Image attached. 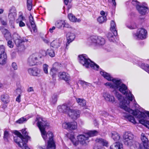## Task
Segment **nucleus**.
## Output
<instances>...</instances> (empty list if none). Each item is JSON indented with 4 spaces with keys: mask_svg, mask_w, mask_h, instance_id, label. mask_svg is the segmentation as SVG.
Listing matches in <instances>:
<instances>
[{
    "mask_svg": "<svg viewBox=\"0 0 149 149\" xmlns=\"http://www.w3.org/2000/svg\"><path fill=\"white\" fill-rule=\"evenodd\" d=\"M97 20L100 23L102 24L106 22L107 17L106 16H100L97 18Z\"/></svg>",
    "mask_w": 149,
    "mask_h": 149,
    "instance_id": "nucleus-39",
    "label": "nucleus"
},
{
    "mask_svg": "<svg viewBox=\"0 0 149 149\" xmlns=\"http://www.w3.org/2000/svg\"><path fill=\"white\" fill-rule=\"evenodd\" d=\"M16 15V11L15 8L14 6H12L10 9V13L8 16V18L10 21H14Z\"/></svg>",
    "mask_w": 149,
    "mask_h": 149,
    "instance_id": "nucleus-14",
    "label": "nucleus"
},
{
    "mask_svg": "<svg viewBox=\"0 0 149 149\" xmlns=\"http://www.w3.org/2000/svg\"><path fill=\"white\" fill-rule=\"evenodd\" d=\"M141 67L149 74V65H146L143 63H142L141 65Z\"/></svg>",
    "mask_w": 149,
    "mask_h": 149,
    "instance_id": "nucleus-41",
    "label": "nucleus"
},
{
    "mask_svg": "<svg viewBox=\"0 0 149 149\" xmlns=\"http://www.w3.org/2000/svg\"><path fill=\"white\" fill-rule=\"evenodd\" d=\"M5 49L4 46L3 45H0V54H3V53H6L5 52Z\"/></svg>",
    "mask_w": 149,
    "mask_h": 149,
    "instance_id": "nucleus-50",
    "label": "nucleus"
},
{
    "mask_svg": "<svg viewBox=\"0 0 149 149\" xmlns=\"http://www.w3.org/2000/svg\"><path fill=\"white\" fill-rule=\"evenodd\" d=\"M123 116L126 119L128 120L129 121L134 124L136 123V122L134 118L130 115L129 113L125 114Z\"/></svg>",
    "mask_w": 149,
    "mask_h": 149,
    "instance_id": "nucleus-29",
    "label": "nucleus"
},
{
    "mask_svg": "<svg viewBox=\"0 0 149 149\" xmlns=\"http://www.w3.org/2000/svg\"><path fill=\"white\" fill-rule=\"evenodd\" d=\"M110 25V29L111 31L113 32V33L115 36H117V31L116 28V25L114 21H111Z\"/></svg>",
    "mask_w": 149,
    "mask_h": 149,
    "instance_id": "nucleus-25",
    "label": "nucleus"
},
{
    "mask_svg": "<svg viewBox=\"0 0 149 149\" xmlns=\"http://www.w3.org/2000/svg\"><path fill=\"white\" fill-rule=\"evenodd\" d=\"M145 113L149 117V111H145Z\"/></svg>",
    "mask_w": 149,
    "mask_h": 149,
    "instance_id": "nucleus-63",
    "label": "nucleus"
},
{
    "mask_svg": "<svg viewBox=\"0 0 149 149\" xmlns=\"http://www.w3.org/2000/svg\"><path fill=\"white\" fill-rule=\"evenodd\" d=\"M102 95L104 99L107 101L111 102L112 103L115 102V98L113 96L111 95L107 92L102 93Z\"/></svg>",
    "mask_w": 149,
    "mask_h": 149,
    "instance_id": "nucleus-18",
    "label": "nucleus"
},
{
    "mask_svg": "<svg viewBox=\"0 0 149 149\" xmlns=\"http://www.w3.org/2000/svg\"><path fill=\"white\" fill-rule=\"evenodd\" d=\"M98 133V132L97 131L94 130L89 131L84 134L79 135L77 136V137L78 141L77 140L73 134H68V136L74 145L77 146L79 144V142L83 145L87 144L88 142V140L89 137L97 136Z\"/></svg>",
    "mask_w": 149,
    "mask_h": 149,
    "instance_id": "nucleus-3",
    "label": "nucleus"
},
{
    "mask_svg": "<svg viewBox=\"0 0 149 149\" xmlns=\"http://www.w3.org/2000/svg\"><path fill=\"white\" fill-rule=\"evenodd\" d=\"M27 6L28 9L31 10L32 7V0H27Z\"/></svg>",
    "mask_w": 149,
    "mask_h": 149,
    "instance_id": "nucleus-40",
    "label": "nucleus"
},
{
    "mask_svg": "<svg viewBox=\"0 0 149 149\" xmlns=\"http://www.w3.org/2000/svg\"><path fill=\"white\" fill-rule=\"evenodd\" d=\"M89 40L90 45L95 46L103 45L105 43V39L100 36H92L89 38Z\"/></svg>",
    "mask_w": 149,
    "mask_h": 149,
    "instance_id": "nucleus-6",
    "label": "nucleus"
},
{
    "mask_svg": "<svg viewBox=\"0 0 149 149\" xmlns=\"http://www.w3.org/2000/svg\"><path fill=\"white\" fill-rule=\"evenodd\" d=\"M38 54V57L39 58V60L41 61V59L44 57L46 56V53L45 51L41 50L38 53H35Z\"/></svg>",
    "mask_w": 149,
    "mask_h": 149,
    "instance_id": "nucleus-37",
    "label": "nucleus"
},
{
    "mask_svg": "<svg viewBox=\"0 0 149 149\" xmlns=\"http://www.w3.org/2000/svg\"><path fill=\"white\" fill-rule=\"evenodd\" d=\"M75 38V36L74 33L68 32L67 34V42L66 44V47L69 45L70 43Z\"/></svg>",
    "mask_w": 149,
    "mask_h": 149,
    "instance_id": "nucleus-22",
    "label": "nucleus"
},
{
    "mask_svg": "<svg viewBox=\"0 0 149 149\" xmlns=\"http://www.w3.org/2000/svg\"><path fill=\"white\" fill-rule=\"evenodd\" d=\"M29 22L32 29H31V28H30V31L31 32H32V31L33 30L34 32H36L37 30L36 28V25L33 21V17L31 14H30L29 16Z\"/></svg>",
    "mask_w": 149,
    "mask_h": 149,
    "instance_id": "nucleus-24",
    "label": "nucleus"
},
{
    "mask_svg": "<svg viewBox=\"0 0 149 149\" xmlns=\"http://www.w3.org/2000/svg\"><path fill=\"white\" fill-rule=\"evenodd\" d=\"M1 22L2 25H6L7 24V20L6 17L1 18Z\"/></svg>",
    "mask_w": 149,
    "mask_h": 149,
    "instance_id": "nucleus-47",
    "label": "nucleus"
},
{
    "mask_svg": "<svg viewBox=\"0 0 149 149\" xmlns=\"http://www.w3.org/2000/svg\"><path fill=\"white\" fill-rule=\"evenodd\" d=\"M110 149H123V145L120 143L116 142L112 145L110 147Z\"/></svg>",
    "mask_w": 149,
    "mask_h": 149,
    "instance_id": "nucleus-26",
    "label": "nucleus"
},
{
    "mask_svg": "<svg viewBox=\"0 0 149 149\" xmlns=\"http://www.w3.org/2000/svg\"><path fill=\"white\" fill-rule=\"evenodd\" d=\"M80 111L79 110L70 109L68 115L71 118L76 120L80 117Z\"/></svg>",
    "mask_w": 149,
    "mask_h": 149,
    "instance_id": "nucleus-13",
    "label": "nucleus"
},
{
    "mask_svg": "<svg viewBox=\"0 0 149 149\" xmlns=\"http://www.w3.org/2000/svg\"><path fill=\"white\" fill-rule=\"evenodd\" d=\"M57 109L59 112L64 113L68 115L69 111V110L70 109L69 107L65 104L58 106Z\"/></svg>",
    "mask_w": 149,
    "mask_h": 149,
    "instance_id": "nucleus-15",
    "label": "nucleus"
},
{
    "mask_svg": "<svg viewBox=\"0 0 149 149\" xmlns=\"http://www.w3.org/2000/svg\"><path fill=\"white\" fill-rule=\"evenodd\" d=\"M134 135L131 132H125L123 136L124 142L125 145L131 146L134 145V143L136 142H134L133 140Z\"/></svg>",
    "mask_w": 149,
    "mask_h": 149,
    "instance_id": "nucleus-7",
    "label": "nucleus"
},
{
    "mask_svg": "<svg viewBox=\"0 0 149 149\" xmlns=\"http://www.w3.org/2000/svg\"><path fill=\"white\" fill-rule=\"evenodd\" d=\"M20 97L21 95H18L16 99V101L18 102H20L21 101Z\"/></svg>",
    "mask_w": 149,
    "mask_h": 149,
    "instance_id": "nucleus-58",
    "label": "nucleus"
},
{
    "mask_svg": "<svg viewBox=\"0 0 149 149\" xmlns=\"http://www.w3.org/2000/svg\"><path fill=\"white\" fill-rule=\"evenodd\" d=\"M68 17L69 20L73 22H79L81 21L80 19H77L72 13L69 14Z\"/></svg>",
    "mask_w": 149,
    "mask_h": 149,
    "instance_id": "nucleus-28",
    "label": "nucleus"
},
{
    "mask_svg": "<svg viewBox=\"0 0 149 149\" xmlns=\"http://www.w3.org/2000/svg\"><path fill=\"white\" fill-rule=\"evenodd\" d=\"M22 132L23 136L20 133L16 131L14 133L16 135L14 137V139L15 142L17 143L19 147H22L24 145V142H27L30 137L28 135V133L25 129L22 130Z\"/></svg>",
    "mask_w": 149,
    "mask_h": 149,
    "instance_id": "nucleus-4",
    "label": "nucleus"
},
{
    "mask_svg": "<svg viewBox=\"0 0 149 149\" xmlns=\"http://www.w3.org/2000/svg\"><path fill=\"white\" fill-rule=\"evenodd\" d=\"M55 26L58 29H60L62 27H68V25L63 20H61L58 21L55 23Z\"/></svg>",
    "mask_w": 149,
    "mask_h": 149,
    "instance_id": "nucleus-23",
    "label": "nucleus"
},
{
    "mask_svg": "<svg viewBox=\"0 0 149 149\" xmlns=\"http://www.w3.org/2000/svg\"><path fill=\"white\" fill-rule=\"evenodd\" d=\"M100 14L102 15V16L106 17V15H105V12L103 10H102L100 11Z\"/></svg>",
    "mask_w": 149,
    "mask_h": 149,
    "instance_id": "nucleus-60",
    "label": "nucleus"
},
{
    "mask_svg": "<svg viewBox=\"0 0 149 149\" xmlns=\"http://www.w3.org/2000/svg\"><path fill=\"white\" fill-rule=\"evenodd\" d=\"M10 137L9 132L7 130L5 129L4 131L3 139L4 141L6 142L9 141V139Z\"/></svg>",
    "mask_w": 149,
    "mask_h": 149,
    "instance_id": "nucleus-34",
    "label": "nucleus"
},
{
    "mask_svg": "<svg viewBox=\"0 0 149 149\" xmlns=\"http://www.w3.org/2000/svg\"><path fill=\"white\" fill-rule=\"evenodd\" d=\"M127 26V27L128 28L130 29H134L136 27V26Z\"/></svg>",
    "mask_w": 149,
    "mask_h": 149,
    "instance_id": "nucleus-61",
    "label": "nucleus"
},
{
    "mask_svg": "<svg viewBox=\"0 0 149 149\" xmlns=\"http://www.w3.org/2000/svg\"><path fill=\"white\" fill-rule=\"evenodd\" d=\"M139 122L140 123L144 125L149 129V121L145 120L144 119H142L139 120Z\"/></svg>",
    "mask_w": 149,
    "mask_h": 149,
    "instance_id": "nucleus-38",
    "label": "nucleus"
},
{
    "mask_svg": "<svg viewBox=\"0 0 149 149\" xmlns=\"http://www.w3.org/2000/svg\"><path fill=\"white\" fill-rule=\"evenodd\" d=\"M1 100L3 103H7L9 101V97L8 95L4 94L1 96Z\"/></svg>",
    "mask_w": 149,
    "mask_h": 149,
    "instance_id": "nucleus-32",
    "label": "nucleus"
},
{
    "mask_svg": "<svg viewBox=\"0 0 149 149\" xmlns=\"http://www.w3.org/2000/svg\"><path fill=\"white\" fill-rule=\"evenodd\" d=\"M57 101V96L56 95L53 96L50 100L51 102L53 104H55Z\"/></svg>",
    "mask_w": 149,
    "mask_h": 149,
    "instance_id": "nucleus-45",
    "label": "nucleus"
},
{
    "mask_svg": "<svg viewBox=\"0 0 149 149\" xmlns=\"http://www.w3.org/2000/svg\"><path fill=\"white\" fill-rule=\"evenodd\" d=\"M1 31L3 34L4 35V37L6 40L9 39L11 37L10 33L8 31L5 29H1Z\"/></svg>",
    "mask_w": 149,
    "mask_h": 149,
    "instance_id": "nucleus-31",
    "label": "nucleus"
},
{
    "mask_svg": "<svg viewBox=\"0 0 149 149\" xmlns=\"http://www.w3.org/2000/svg\"><path fill=\"white\" fill-rule=\"evenodd\" d=\"M76 99L77 103L81 106L83 107L86 105V101L84 99L77 98Z\"/></svg>",
    "mask_w": 149,
    "mask_h": 149,
    "instance_id": "nucleus-36",
    "label": "nucleus"
},
{
    "mask_svg": "<svg viewBox=\"0 0 149 149\" xmlns=\"http://www.w3.org/2000/svg\"><path fill=\"white\" fill-rule=\"evenodd\" d=\"M12 67L15 70H17L18 69V66L16 63L13 62L11 65Z\"/></svg>",
    "mask_w": 149,
    "mask_h": 149,
    "instance_id": "nucleus-54",
    "label": "nucleus"
},
{
    "mask_svg": "<svg viewBox=\"0 0 149 149\" xmlns=\"http://www.w3.org/2000/svg\"><path fill=\"white\" fill-rule=\"evenodd\" d=\"M42 39L43 41L46 43H48L49 42V40L46 37L43 38Z\"/></svg>",
    "mask_w": 149,
    "mask_h": 149,
    "instance_id": "nucleus-55",
    "label": "nucleus"
},
{
    "mask_svg": "<svg viewBox=\"0 0 149 149\" xmlns=\"http://www.w3.org/2000/svg\"><path fill=\"white\" fill-rule=\"evenodd\" d=\"M3 12V10L2 9H0V14H2Z\"/></svg>",
    "mask_w": 149,
    "mask_h": 149,
    "instance_id": "nucleus-64",
    "label": "nucleus"
},
{
    "mask_svg": "<svg viewBox=\"0 0 149 149\" xmlns=\"http://www.w3.org/2000/svg\"><path fill=\"white\" fill-rule=\"evenodd\" d=\"M38 54H33L30 55L27 60V64L32 66L38 65L41 63V61L38 57Z\"/></svg>",
    "mask_w": 149,
    "mask_h": 149,
    "instance_id": "nucleus-8",
    "label": "nucleus"
},
{
    "mask_svg": "<svg viewBox=\"0 0 149 149\" xmlns=\"http://www.w3.org/2000/svg\"><path fill=\"white\" fill-rule=\"evenodd\" d=\"M7 57L6 53L0 54V64L2 65H4L6 63Z\"/></svg>",
    "mask_w": 149,
    "mask_h": 149,
    "instance_id": "nucleus-27",
    "label": "nucleus"
},
{
    "mask_svg": "<svg viewBox=\"0 0 149 149\" xmlns=\"http://www.w3.org/2000/svg\"><path fill=\"white\" fill-rule=\"evenodd\" d=\"M59 64L58 63H55L52 68L51 69L50 74L51 75L53 78L55 77L56 73L59 68Z\"/></svg>",
    "mask_w": 149,
    "mask_h": 149,
    "instance_id": "nucleus-16",
    "label": "nucleus"
},
{
    "mask_svg": "<svg viewBox=\"0 0 149 149\" xmlns=\"http://www.w3.org/2000/svg\"><path fill=\"white\" fill-rule=\"evenodd\" d=\"M64 0V3L66 5H67L68 2L69 0Z\"/></svg>",
    "mask_w": 149,
    "mask_h": 149,
    "instance_id": "nucleus-62",
    "label": "nucleus"
},
{
    "mask_svg": "<svg viewBox=\"0 0 149 149\" xmlns=\"http://www.w3.org/2000/svg\"><path fill=\"white\" fill-rule=\"evenodd\" d=\"M147 31L144 28H141L138 29L136 33L135 34L136 39L143 40L146 38Z\"/></svg>",
    "mask_w": 149,
    "mask_h": 149,
    "instance_id": "nucleus-9",
    "label": "nucleus"
},
{
    "mask_svg": "<svg viewBox=\"0 0 149 149\" xmlns=\"http://www.w3.org/2000/svg\"><path fill=\"white\" fill-rule=\"evenodd\" d=\"M111 137L115 141H119L120 138V136L118 133L113 132L111 133Z\"/></svg>",
    "mask_w": 149,
    "mask_h": 149,
    "instance_id": "nucleus-30",
    "label": "nucleus"
},
{
    "mask_svg": "<svg viewBox=\"0 0 149 149\" xmlns=\"http://www.w3.org/2000/svg\"><path fill=\"white\" fill-rule=\"evenodd\" d=\"M27 91L29 92H33L34 91L33 88L32 87H30L27 89Z\"/></svg>",
    "mask_w": 149,
    "mask_h": 149,
    "instance_id": "nucleus-59",
    "label": "nucleus"
},
{
    "mask_svg": "<svg viewBox=\"0 0 149 149\" xmlns=\"http://www.w3.org/2000/svg\"><path fill=\"white\" fill-rule=\"evenodd\" d=\"M7 45L9 47L12 48L14 46L13 43L12 41L9 40L7 42Z\"/></svg>",
    "mask_w": 149,
    "mask_h": 149,
    "instance_id": "nucleus-53",
    "label": "nucleus"
},
{
    "mask_svg": "<svg viewBox=\"0 0 149 149\" xmlns=\"http://www.w3.org/2000/svg\"><path fill=\"white\" fill-rule=\"evenodd\" d=\"M130 1L132 5L136 6V8L137 6H140L139 5V3L136 0H130Z\"/></svg>",
    "mask_w": 149,
    "mask_h": 149,
    "instance_id": "nucleus-49",
    "label": "nucleus"
},
{
    "mask_svg": "<svg viewBox=\"0 0 149 149\" xmlns=\"http://www.w3.org/2000/svg\"><path fill=\"white\" fill-rule=\"evenodd\" d=\"M100 73L106 79L109 81H112L113 84L110 82L105 83L104 84L106 86L111 88L118 90L126 96V98L124 99L118 93L116 92L115 93L116 96L120 102L119 104L120 107L126 112L132 113L134 115H135L134 111L128 107L130 103V101H132L134 97L130 91H129L127 87L124 84H122L120 79L113 78L110 74L103 70L101 71Z\"/></svg>",
    "mask_w": 149,
    "mask_h": 149,
    "instance_id": "nucleus-1",
    "label": "nucleus"
},
{
    "mask_svg": "<svg viewBox=\"0 0 149 149\" xmlns=\"http://www.w3.org/2000/svg\"><path fill=\"white\" fill-rule=\"evenodd\" d=\"M79 82L84 88L87 87V82L83 80H80Z\"/></svg>",
    "mask_w": 149,
    "mask_h": 149,
    "instance_id": "nucleus-51",
    "label": "nucleus"
},
{
    "mask_svg": "<svg viewBox=\"0 0 149 149\" xmlns=\"http://www.w3.org/2000/svg\"><path fill=\"white\" fill-rule=\"evenodd\" d=\"M58 77L60 79L66 81H69L70 79L69 75L64 72H59L58 74Z\"/></svg>",
    "mask_w": 149,
    "mask_h": 149,
    "instance_id": "nucleus-17",
    "label": "nucleus"
},
{
    "mask_svg": "<svg viewBox=\"0 0 149 149\" xmlns=\"http://www.w3.org/2000/svg\"><path fill=\"white\" fill-rule=\"evenodd\" d=\"M23 88H22V87L20 86V87H18L16 89L15 91L17 94H18V95H20L22 92H23Z\"/></svg>",
    "mask_w": 149,
    "mask_h": 149,
    "instance_id": "nucleus-44",
    "label": "nucleus"
},
{
    "mask_svg": "<svg viewBox=\"0 0 149 149\" xmlns=\"http://www.w3.org/2000/svg\"><path fill=\"white\" fill-rule=\"evenodd\" d=\"M22 42V40L19 39H17L15 40V43L17 46H20Z\"/></svg>",
    "mask_w": 149,
    "mask_h": 149,
    "instance_id": "nucleus-48",
    "label": "nucleus"
},
{
    "mask_svg": "<svg viewBox=\"0 0 149 149\" xmlns=\"http://www.w3.org/2000/svg\"><path fill=\"white\" fill-rule=\"evenodd\" d=\"M48 65L46 64H44L42 66V69L44 73L46 74H48Z\"/></svg>",
    "mask_w": 149,
    "mask_h": 149,
    "instance_id": "nucleus-43",
    "label": "nucleus"
},
{
    "mask_svg": "<svg viewBox=\"0 0 149 149\" xmlns=\"http://www.w3.org/2000/svg\"><path fill=\"white\" fill-rule=\"evenodd\" d=\"M27 142H24L23 144H24V145L22 147H20L22 149L24 148L25 149H30V148L26 146V143Z\"/></svg>",
    "mask_w": 149,
    "mask_h": 149,
    "instance_id": "nucleus-57",
    "label": "nucleus"
},
{
    "mask_svg": "<svg viewBox=\"0 0 149 149\" xmlns=\"http://www.w3.org/2000/svg\"><path fill=\"white\" fill-rule=\"evenodd\" d=\"M141 138L143 144L149 142L148 139L145 136L144 134L143 133L141 134Z\"/></svg>",
    "mask_w": 149,
    "mask_h": 149,
    "instance_id": "nucleus-42",
    "label": "nucleus"
},
{
    "mask_svg": "<svg viewBox=\"0 0 149 149\" xmlns=\"http://www.w3.org/2000/svg\"><path fill=\"white\" fill-rule=\"evenodd\" d=\"M48 52L49 55L51 57H53L55 56V53L53 50H48Z\"/></svg>",
    "mask_w": 149,
    "mask_h": 149,
    "instance_id": "nucleus-52",
    "label": "nucleus"
},
{
    "mask_svg": "<svg viewBox=\"0 0 149 149\" xmlns=\"http://www.w3.org/2000/svg\"><path fill=\"white\" fill-rule=\"evenodd\" d=\"M24 18L22 16H20L18 19H16V22L17 23H19V26L20 27H23L25 26V23L22 22Z\"/></svg>",
    "mask_w": 149,
    "mask_h": 149,
    "instance_id": "nucleus-33",
    "label": "nucleus"
},
{
    "mask_svg": "<svg viewBox=\"0 0 149 149\" xmlns=\"http://www.w3.org/2000/svg\"><path fill=\"white\" fill-rule=\"evenodd\" d=\"M137 9L139 13L142 15H145L148 10V8L143 5H140L137 6Z\"/></svg>",
    "mask_w": 149,
    "mask_h": 149,
    "instance_id": "nucleus-19",
    "label": "nucleus"
},
{
    "mask_svg": "<svg viewBox=\"0 0 149 149\" xmlns=\"http://www.w3.org/2000/svg\"><path fill=\"white\" fill-rule=\"evenodd\" d=\"M62 126L63 128L66 129L74 130L77 128V123L75 122H65L62 124Z\"/></svg>",
    "mask_w": 149,
    "mask_h": 149,
    "instance_id": "nucleus-10",
    "label": "nucleus"
},
{
    "mask_svg": "<svg viewBox=\"0 0 149 149\" xmlns=\"http://www.w3.org/2000/svg\"><path fill=\"white\" fill-rule=\"evenodd\" d=\"M56 29V27L54 26H53L52 28H50L49 30V31L51 33H52Z\"/></svg>",
    "mask_w": 149,
    "mask_h": 149,
    "instance_id": "nucleus-56",
    "label": "nucleus"
},
{
    "mask_svg": "<svg viewBox=\"0 0 149 149\" xmlns=\"http://www.w3.org/2000/svg\"><path fill=\"white\" fill-rule=\"evenodd\" d=\"M62 40L61 38L54 40L51 43V46L54 48H58L60 46Z\"/></svg>",
    "mask_w": 149,
    "mask_h": 149,
    "instance_id": "nucleus-20",
    "label": "nucleus"
},
{
    "mask_svg": "<svg viewBox=\"0 0 149 149\" xmlns=\"http://www.w3.org/2000/svg\"><path fill=\"white\" fill-rule=\"evenodd\" d=\"M79 62L86 68L91 67L96 70H97L99 68V66L92 62L86 55L83 54L80 55L79 56Z\"/></svg>",
    "mask_w": 149,
    "mask_h": 149,
    "instance_id": "nucleus-5",
    "label": "nucleus"
},
{
    "mask_svg": "<svg viewBox=\"0 0 149 149\" xmlns=\"http://www.w3.org/2000/svg\"><path fill=\"white\" fill-rule=\"evenodd\" d=\"M134 145H134V147L136 149L139 148L140 149H149V142L143 143V147L138 142H135Z\"/></svg>",
    "mask_w": 149,
    "mask_h": 149,
    "instance_id": "nucleus-21",
    "label": "nucleus"
},
{
    "mask_svg": "<svg viewBox=\"0 0 149 149\" xmlns=\"http://www.w3.org/2000/svg\"><path fill=\"white\" fill-rule=\"evenodd\" d=\"M95 141L97 145L95 146L94 149H103L102 146H108V142L105 139L99 138L97 139Z\"/></svg>",
    "mask_w": 149,
    "mask_h": 149,
    "instance_id": "nucleus-11",
    "label": "nucleus"
},
{
    "mask_svg": "<svg viewBox=\"0 0 149 149\" xmlns=\"http://www.w3.org/2000/svg\"><path fill=\"white\" fill-rule=\"evenodd\" d=\"M36 121H37V126L39 127L41 132L42 136L45 140H48V144L47 149H55V145L53 140V136L52 133L51 132H48L46 133L45 130L46 127L49 125V123L43 120L42 117L38 116ZM39 149H45L41 146L38 147Z\"/></svg>",
    "mask_w": 149,
    "mask_h": 149,
    "instance_id": "nucleus-2",
    "label": "nucleus"
},
{
    "mask_svg": "<svg viewBox=\"0 0 149 149\" xmlns=\"http://www.w3.org/2000/svg\"><path fill=\"white\" fill-rule=\"evenodd\" d=\"M29 74L31 76L40 77L41 76V70L39 68L34 67L28 69Z\"/></svg>",
    "mask_w": 149,
    "mask_h": 149,
    "instance_id": "nucleus-12",
    "label": "nucleus"
},
{
    "mask_svg": "<svg viewBox=\"0 0 149 149\" xmlns=\"http://www.w3.org/2000/svg\"><path fill=\"white\" fill-rule=\"evenodd\" d=\"M116 36H115L114 35L113 32L109 33L107 34V37L110 42H114L115 41V37Z\"/></svg>",
    "mask_w": 149,
    "mask_h": 149,
    "instance_id": "nucleus-35",
    "label": "nucleus"
},
{
    "mask_svg": "<svg viewBox=\"0 0 149 149\" xmlns=\"http://www.w3.org/2000/svg\"><path fill=\"white\" fill-rule=\"evenodd\" d=\"M27 121V119L26 118H24V117H22L16 121V123L19 124H21Z\"/></svg>",
    "mask_w": 149,
    "mask_h": 149,
    "instance_id": "nucleus-46",
    "label": "nucleus"
}]
</instances>
